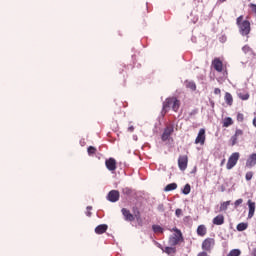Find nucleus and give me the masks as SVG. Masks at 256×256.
<instances>
[{
    "label": "nucleus",
    "instance_id": "obj_1",
    "mask_svg": "<svg viewBox=\"0 0 256 256\" xmlns=\"http://www.w3.org/2000/svg\"><path fill=\"white\" fill-rule=\"evenodd\" d=\"M241 35H249L251 33V23L244 20L243 16H239L236 20Z\"/></svg>",
    "mask_w": 256,
    "mask_h": 256
},
{
    "label": "nucleus",
    "instance_id": "obj_2",
    "mask_svg": "<svg viewBox=\"0 0 256 256\" xmlns=\"http://www.w3.org/2000/svg\"><path fill=\"white\" fill-rule=\"evenodd\" d=\"M173 109V111L179 110V100L176 98H168L163 104V110L162 113H166L169 111V109Z\"/></svg>",
    "mask_w": 256,
    "mask_h": 256
},
{
    "label": "nucleus",
    "instance_id": "obj_3",
    "mask_svg": "<svg viewBox=\"0 0 256 256\" xmlns=\"http://www.w3.org/2000/svg\"><path fill=\"white\" fill-rule=\"evenodd\" d=\"M172 231H174V234L169 238V245L175 247V245H179L180 241H183V235L177 228H173Z\"/></svg>",
    "mask_w": 256,
    "mask_h": 256
},
{
    "label": "nucleus",
    "instance_id": "obj_4",
    "mask_svg": "<svg viewBox=\"0 0 256 256\" xmlns=\"http://www.w3.org/2000/svg\"><path fill=\"white\" fill-rule=\"evenodd\" d=\"M239 152H234L231 154V156L228 159L226 169L231 170L233 167L237 165V162L239 161Z\"/></svg>",
    "mask_w": 256,
    "mask_h": 256
},
{
    "label": "nucleus",
    "instance_id": "obj_5",
    "mask_svg": "<svg viewBox=\"0 0 256 256\" xmlns=\"http://www.w3.org/2000/svg\"><path fill=\"white\" fill-rule=\"evenodd\" d=\"M205 139H206L205 129L201 128L198 132L196 139H195V144L196 145H205Z\"/></svg>",
    "mask_w": 256,
    "mask_h": 256
},
{
    "label": "nucleus",
    "instance_id": "obj_6",
    "mask_svg": "<svg viewBox=\"0 0 256 256\" xmlns=\"http://www.w3.org/2000/svg\"><path fill=\"white\" fill-rule=\"evenodd\" d=\"M187 163H189V158L187 155L180 156L178 159V166L180 171H185L187 169Z\"/></svg>",
    "mask_w": 256,
    "mask_h": 256
},
{
    "label": "nucleus",
    "instance_id": "obj_7",
    "mask_svg": "<svg viewBox=\"0 0 256 256\" xmlns=\"http://www.w3.org/2000/svg\"><path fill=\"white\" fill-rule=\"evenodd\" d=\"M215 246V240L212 238H207L202 243V249L204 251H209L210 249H213Z\"/></svg>",
    "mask_w": 256,
    "mask_h": 256
},
{
    "label": "nucleus",
    "instance_id": "obj_8",
    "mask_svg": "<svg viewBox=\"0 0 256 256\" xmlns=\"http://www.w3.org/2000/svg\"><path fill=\"white\" fill-rule=\"evenodd\" d=\"M105 165L108 171H115V169H117V161H115L114 158H109L108 160H106Z\"/></svg>",
    "mask_w": 256,
    "mask_h": 256
},
{
    "label": "nucleus",
    "instance_id": "obj_9",
    "mask_svg": "<svg viewBox=\"0 0 256 256\" xmlns=\"http://www.w3.org/2000/svg\"><path fill=\"white\" fill-rule=\"evenodd\" d=\"M108 200H110L112 203H115L119 201V191L112 190L108 194Z\"/></svg>",
    "mask_w": 256,
    "mask_h": 256
},
{
    "label": "nucleus",
    "instance_id": "obj_10",
    "mask_svg": "<svg viewBox=\"0 0 256 256\" xmlns=\"http://www.w3.org/2000/svg\"><path fill=\"white\" fill-rule=\"evenodd\" d=\"M248 209H249V212H248V219H252L253 215H255V202L251 201V200H248Z\"/></svg>",
    "mask_w": 256,
    "mask_h": 256
},
{
    "label": "nucleus",
    "instance_id": "obj_11",
    "mask_svg": "<svg viewBox=\"0 0 256 256\" xmlns=\"http://www.w3.org/2000/svg\"><path fill=\"white\" fill-rule=\"evenodd\" d=\"M255 165H256V153H253L248 157L246 161V167L251 168V167H255Z\"/></svg>",
    "mask_w": 256,
    "mask_h": 256
},
{
    "label": "nucleus",
    "instance_id": "obj_12",
    "mask_svg": "<svg viewBox=\"0 0 256 256\" xmlns=\"http://www.w3.org/2000/svg\"><path fill=\"white\" fill-rule=\"evenodd\" d=\"M173 133V126H168L163 134H162V140L167 141L169 137H171V134Z\"/></svg>",
    "mask_w": 256,
    "mask_h": 256
},
{
    "label": "nucleus",
    "instance_id": "obj_13",
    "mask_svg": "<svg viewBox=\"0 0 256 256\" xmlns=\"http://www.w3.org/2000/svg\"><path fill=\"white\" fill-rule=\"evenodd\" d=\"M214 69H216L218 71V73H221V71H223V62H221V60L219 59H214L213 63H212Z\"/></svg>",
    "mask_w": 256,
    "mask_h": 256
},
{
    "label": "nucleus",
    "instance_id": "obj_14",
    "mask_svg": "<svg viewBox=\"0 0 256 256\" xmlns=\"http://www.w3.org/2000/svg\"><path fill=\"white\" fill-rule=\"evenodd\" d=\"M122 215L125 217L126 221H133L135 219V217H133L131 212H129V210L125 208L122 209Z\"/></svg>",
    "mask_w": 256,
    "mask_h": 256
},
{
    "label": "nucleus",
    "instance_id": "obj_15",
    "mask_svg": "<svg viewBox=\"0 0 256 256\" xmlns=\"http://www.w3.org/2000/svg\"><path fill=\"white\" fill-rule=\"evenodd\" d=\"M105 231H107V225L105 224H101L95 228V233H97V235H103Z\"/></svg>",
    "mask_w": 256,
    "mask_h": 256
},
{
    "label": "nucleus",
    "instance_id": "obj_16",
    "mask_svg": "<svg viewBox=\"0 0 256 256\" xmlns=\"http://www.w3.org/2000/svg\"><path fill=\"white\" fill-rule=\"evenodd\" d=\"M214 225H223L225 223V217L223 215H218L213 219Z\"/></svg>",
    "mask_w": 256,
    "mask_h": 256
},
{
    "label": "nucleus",
    "instance_id": "obj_17",
    "mask_svg": "<svg viewBox=\"0 0 256 256\" xmlns=\"http://www.w3.org/2000/svg\"><path fill=\"white\" fill-rule=\"evenodd\" d=\"M222 123H223V127H231V125H233V118L226 117L223 119Z\"/></svg>",
    "mask_w": 256,
    "mask_h": 256
},
{
    "label": "nucleus",
    "instance_id": "obj_18",
    "mask_svg": "<svg viewBox=\"0 0 256 256\" xmlns=\"http://www.w3.org/2000/svg\"><path fill=\"white\" fill-rule=\"evenodd\" d=\"M206 233H207V228H205L204 225H200V226L197 228V234L200 235V237L205 236Z\"/></svg>",
    "mask_w": 256,
    "mask_h": 256
},
{
    "label": "nucleus",
    "instance_id": "obj_19",
    "mask_svg": "<svg viewBox=\"0 0 256 256\" xmlns=\"http://www.w3.org/2000/svg\"><path fill=\"white\" fill-rule=\"evenodd\" d=\"M185 86L187 89H190L191 91H195L197 89V85H195V82L193 81H186Z\"/></svg>",
    "mask_w": 256,
    "mask_h": 256
},
{
    "label": "nucleus",
    "instance_id": "obj_20",
    "mask_svg": "<svg viewBox=\"0 0 256 256\" xmlns=\"http://www.w3.org/2000/svg\"><path fill=\"white\" fill-rule=\"evenodd\" d=\"M225 102L227 103V105H233V96L231 95V93H225Z\"/></svg>",
    "mask_w": 256,
    "mask_h": 256
},
{
    "label": "nucleus",
    "instance_id": "obj_21",
    "mask_svg": "<svg viewBox=\"0 0 256 256\" xmlns=\"http://www.w3.org/2000/svg\"><path fill=\"white\" fill-rule=\"evenodd\" d=\"M175 189H177V183H171L164 188V191H175Z\"/></svg>",
    "mask_w": 256,
    "mask_h": 256
},
{
    "label": "nucleus",
    "instance_id": "obj_22",
    "mask_svg": "<svg viewBox=\"0 0 256 256\" xmlns=\"http://www.w3.org/2000/svg\"><path fill=\"white\" fill-rule=\"evenodd\" d=\"M229 205H231V201H226V202L221 203L220 211H227Z\"/></svg>",
    "mask_w": 256,
    "mask_h": 256
},
{
    "label": "nucleus",
    "instance_id": "obj_23",
    "mask_svg": "<svg viewBox=\"0 0 256 256\" xmlns=\"http://www.w3.org/2000/svg\"><path fill=\"white\" fill-rule=\"evenodd\" d=\"M241 255V250L239 249H233L229 252L227 256H239Z\"/></svg>",
    "mask_w": 256,
    "mask_h": 256
},
{
    "label": "nucleus",
    "instance_id": "obj_24",
    "mask_svg": "<svg viewBox=\"0 0 256 256\" xmlns=\"http://www.w3.org/2000/svg\"><path fill=\"white\" fill-rule=\"evenodd\" d=\"M182 193H183L184 195H189V193H191V185L186 184V185L184 186V189H183Z\"/></svg>",
    "mask_w": 256,
    "mask_h": 256
},
{
    "label": "nucleus",
    "instance_id": "obj_25",
    "mask_svg": "<svg viewBox=\"0 0 256 256\" xmlns=\"http://www.w3.org/2000/svg\"><path fill=\"white\" fill-rule=\"evenodd\" d=\"M154 233H163V228L159 225L152 226Z\"/></svg>",
    "mask_w": 256,
    "mask_h": 256
},
{
    "label": "nucleus",
    "instance_id": "obj_26",
    "mask_svg": "<svg viewBox=\"0 0 256 256\" xmlns=\"http://www.w3.org/2000/svg\"><path fill=\"white\" fill-rule=\"evenodd\" d=\"M164 253H167L168 255H173V253H175V247H166Z\"/></svg>",
    "mask_w": 256,
    "mask_h": 256
},
{
    "label": "nucleus",
    "instance_id": "obj_27",
    "mask_svg": "<svg viewBox=\"0 0 256 256\" xmlns=\"http://www.w3.org/2000/svg\"><path fill=\"white\" fill-rule=\"evenodd\" d=\"M245 229H247V223H240L237 225L238 231H245Z\"/></svg>",
    "mask_w": 256,
    "mask_h": 256
},
{
    "label": "nucleus",
    "instance_id": "obj_28",
    "mask_svg": "<svg viewBox=\"0 0 256 256\" xmlns=\"http://www.w3.org/2000/svg\"><path fill=\"white\" fill-rule=\"evenodd\" d=\"M238 97L242 99V101H247V99H249V93H246V94L238 93Z\"/></svg>",
    "mask_w": 256,
    "mask_h": 256
},
{
    "label": "nucleus",
    "instance_id": "obj_29",
    "mask_svg": "<svg viewBox=\"0 0 256 256\" xmlns=\"http://www.w3.org/2000/svg\"><path fill=\"white\" fill-rule=\"evenodd\" d=\"M238 138L237 136H232L230 141H231V145H237V141H238Z\"/></svg>",
    "mask_w": 256,
    "mask_h": 256
},
{
    "label": "nucleus",
    "instance_id": "obj_30",
    "mask_svg": "<svg viewBox=\"0 0 256 256\" xmlns=\"http://www.w3.org/2000/svg\"><path fill=\"white\" fill-rule=\"evenodd\" d=\"M243 203V199H238L234 202V207L235 209H237L239 207V205H241Z\"/></svg>",
    "mask_w": 256,
    "mask_h": 256
},
{
    "label": "nucleus",
    "instance_id": "obj_31",
    "mask_svg": "<svg viewBox=\"0 0 256 256\" xmlns=\"http://www.w3.org/2000/svg\"><path fill=\"white\" fill-rule=\"evenodd\" d=\"M253 179V172L246 173V181H251Z\"/></svg>",
    "mask_w": 256,
    "mask_h": 256
},
{
    "label": "nucleus",
    "instance_id": "obj_32",
    "mask_svg": "<svg viewBox=\"0 0 256 256\" xmlns=\"http://www.w3.org/2000/svg\"><path fill=\"white\" fill-rule=\"evenodd\" d=\"M95 151H97V150H96L95 147H93V146H90V147L88 148V154H89V155H93V154L95 153Z\"/></svg>",
    "mask_w": 256,
    "mask_h": 256
},
{
    "label": "nucleus",
    "instance_id": "obj_33",
    "mask_svg": "<svg viewBox=\"0 0 256 256\" xmlns=\"http://www.w3.org/2000/svg\"><path fill=\"white\" fill-rule=\"evenodd\" d=\"M241 135H243V130L237 129L234 136L235 137H241Z\"/></svg>",
    "mask_w": 256,
    "mask_h": 256
},
{
    "label": "nucleus",
    "instance_id": "obj_34",
    "mask_svg": "<svg viewBox=\"0 0 256 256\" xmlns=\"http://www.w3.org/2000/svg\"><path fill=\"white\" fill-rule=\"evenodd\" d=\"M243 120H244L243 114L238 113V114H237V121H239L240 123H242Z\"/></svg>",
    "mask_w": 256,
    "mask_h": 256
},
{
    "label": "nucleus",
    "instance_id": "obj_35",
    "mask_svg": "<svg viewBox=\"0 0 256 256\" xmlns=\"http://www.w3.org/2000/svg\"><path fill=\"white\" fill-rule=\"evenodd\" d=\"M175 214H176L177 217H181V215H183V210H181V209H176Z\"/></svg>",
    "mask_w": 256,
    "mask_h": 256
},
{
    "label": "nucleus",
    "instance_id": "obj_36",
    "mask_svg": "<svg viewBox=\"0 0 256 256\" xmlns=\"http://www.w3.org/2000/svg\"><path fill=\"white\" fill-rule=\"evenodd\" d=\"M242 50L244 51V53H249L251 51V48L249 46H244Z\"/></svg>",
    "mask_w": 256,
    "mask_h": 256
},
{
    "label": "nucleus",
    "instance_id": "obj_37",
    "mask_svg": "<svg viewBox=\"0 0 256 256\" xmlns=\"http://www.w3.org/2000/svg\"><path fill=\"white\" fill-rule=\"evenodd\" d=\"M214 93H215V95H220L221 94V89L215 88Z\"/></svg>",
    "mask_w": 256,
    "mask_h": 256
},
{
    "label": "nucleus",
    "instance_id": "obj_38",
    "mask_svg": "<svg viewBox=\"0 0 256 256\" xmlns=\"http://www.w3.org/2000/svg\"><path fill=\"white\" fill-rule=\"evenodd\" d=\"M134 129H135V128H134L133 126H130V127L128 128V131L133 132Z\"/></svg>",
    "mask_w": 256,
    "mask_h": 256
},
{
    "label": "nucleus",
    "instance_id": "obj_39",
    "mask_svg": "<svg viewBox=\"0 0 256 256\" xmlns=\"http://www.w3.org/2000/svg\"><path fill=\"white\" fill-rule=\"evenodd\" d=\"M253 125H254V127H256V116L253 119Z\"/></svg>",
    "mask_w": 256,
    "mask_h": 256
},
{
    "label": "nucleus",
    "instance_id": "obj_40",
    "mask_svg": "<svg viewBox=\"0 0 256 256\" xmlns=\"http://www.w3.org/2000/svg\"><path fill=\"white\" fill-rule=\"evenodd\" d=\"M159 210H160V211H165V209L163 208V205H160V206H159Z\"/></svg>",
    "mask_w": 256,
    "mask_h": 256
},
{
    "label": "nucleus",
    "instance_id": "obj_41",
    "mask_svg": "<svg viewBox=\"0 0 256 256\" xmlns=\"http://www.w3.org/2000/svg\"><path fill=\"white\" fill-rule=\"evenodd\" d=\"M219 1V3H225V1H227V0H218Z\"/></svg>",
    "mask_w": 256,
    "mask_h": 256
},
{
    "label": "nucleus",
    "instance_id": "obj_42",
    "mask_svg": "<svg viewBox=\"0 0 256 256\" xmlns=\"http://www.w3.org/2000/svg\"><path fill=\"white\" fill-rule=\"evenodd\" d=\"M224 164H225V160H222L221 165H224Z\"/></svg>",
    "mask_w": 256,
    "mask_h": 256
},
{
    "label": "nucleus",
    "instance_id": "obj_43",
    "mask_svg": "<svg viewBox=\"0 0 256 256\" xmlns=\"http://www.w3.org/2000/svg\"><path fill=\"white\" fill-rule=\"evenodd\" d=\"M87 215H88V217H90L91 216V212H87Z\"/></svg>",
    "mask_w": 256,
    "mask_h": 256
},
{
    "label": "nucleus",
    "instance_id": "obj_44",
    "mask_svg": "<svg viewBox=\"0 0 256 256\" xmlns=\"http://www.w3.org/2000/svg\"><path fill=\"white\" fill-rule=\"evenodd\" d=\"M87 209L91 210V207H87Z\"/></svg>",
    "mask_w": 256,
    "mask_h": 256
}]
</instances>
